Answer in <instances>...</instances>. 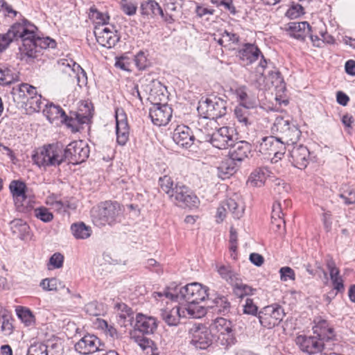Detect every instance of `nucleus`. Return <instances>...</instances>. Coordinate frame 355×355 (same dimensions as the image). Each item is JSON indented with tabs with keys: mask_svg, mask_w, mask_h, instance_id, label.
Instances as JSON below:
<instances>
[{
	"mask_svg": "<svg viewBox=\"0 0 355 355\" xmlns=\"http://www.w3.org/2000/svg\"><path fill=\"white\" fill-rule=\"evenodd\" d=\"M280 279L282 281L286 282L288 280H294L295 277V274L294 270L288 267L284 266L280 268Z\"/></svg>",
	"mask_w": 355,
	"mask_h": 355,
	"instance_id": "nucleus-61",
	"label": "nucleus"
},
{
	"mask_svg": "<svg viewBox=\"0 0 355 355\" xmlns=\"http://www.w3.org/2000/svg\"><path fill=\"white\" fill-rule=\"evenodd\" d=\"M141 87L148 95V98L153 102L149 109V116L154 125H166L172 117V108L167 103H158L164 98V86L150 75L144 76L139 80Z\"/></svg>",
	"mask_w": 355,
	"mask_h": 355,
	"instance_id": "nucleus-2",
	"label": "nucleus"
},
{
	"mask_svg": "<svg viewBox=\"0 0 355 355\" xmlns=\"http://www.w3.org/2000/svg\"><path fill=\"white\" fill-rule=\"evenodd\" d=\"M159 184L161 189L168 195V198H170L175 187H173V182L171 178L168 175L161 177L159 179Z\"/></svg>",
	"mask_w": 355,
	"mask_h": 355,
	"instance_id": "nucleus-52",
	"label": "nucleus"
},
{
	"mask_svg": "<svg viewBox=\"0 0 355 355\" xmlns=\"http://www.w3.org/2000/svg\"><path fill=\"white\" fill-rule=\"evenodd\" d=\"M191 343L196 348L206 349L212 343L213 335L206 326L194 324L189 330Z\"/></svg>",
	"mask_w": 355,
	"mask_h": 355,
	"instance_id": "nucleus-13",
	"label": "nucleus"
},
{
	"mask_svg": "<svg viewBox=\"0 0 355 355\" xmlns=\"http://www.w3.org/2000/svg\"><path fill=\"white\" fill-rule=\"evenodd\" d=\"M35 217L44 223L50 222L53 220V214L46 207H41L34 210Z\"/></svg>",
	"mask_w": 355,
	"mask_h": 355,
	"instance_id": "nucleus-53",
	"label": "nucleus"
},
{
	"mask_svg": "<svg viewBox=\"0 0 355 355\" xmlns=\"http://www.w3.org/2000/svg\"><path fill=\"white\" fill-rule=\"evenodd\" d=\"M140 11L141 15L148 19L153 18L157 15H164L162 8L155 0H148L141 2Z\"/></svg>",
	"mask_w": 355,
	"mask_h": 355,
	"instance_id": "nucleus-28",
	"label": "nucleus"
},
{
	"mask_svg": "<svg viewBox=\"0 0 355 355\" xmlns=\"http://www.w3.org/2000/svg\"><path fill=\"white\" fill-rule=\"evenodd\" d=\"M89 155V149L85 142L74 141L68 144L64 150L58 144L44 146L33 155V159L39 166H58L65 161L73 164L82 163Z\"/></svg>",
	"mask_w": 355,
	"mask_h": 355,
	"instance_id": "nucleus-1",
	"label": "nucleus"
},
{
	"mask_svg": "<svg viewBox=\"0 0 355 355\" xmlns=\"http://www.w3.org/2000/svg\"><path fill=\"white\" fill-rule=\"evenodd\" d=\"M160 315L168 326H175L179 323L180 318L182 317V308L176 306L172 309H162Z\"/></svg>",
	"mask_w": 355,
	"mask_h": 355,
	"instance_id": "nucleus-29",
	"label": "nucleus"
},
{
	"mask_svg": "<svg viewBox=\"0 0 355 355\" xmlns=\"http://www.w3.org/2000/svg\"><path fill=\"white\" fill-rule=\"evenodd\" d=\"M275 135H273L269 137H264L261 138L259 146H257L259 151L264 155H271V150L273 147Z\"/></svg>",
	"mask_w": 355,
	"mask_h": 355,
	"instance_id": "nucleus-44",
	"label": "nucleus"
},
{
	"mask_svg": "<svg viewBox=\"0 0 355 355\" xmlns=\"http://www.w3.org/2000/svg\"><path fill=\"white\" fill-rule=\"evenodd\" d=\"M272 135L278 137L288 146L295 144L301 136L298 127L282 116H277L271 127Z\"/></svg>",
	"mask_w": 355,
	"mask_h": 355,
	"instance_id": "nucleus-6",
	"label": "nucleus"
},
{
	"mask_svg": "<svg viewBox=\"0 0 355 355\" xmlns=\"http://www.w3.org/2000/svg\"><path fill=\"white\" fill-rule=\"evenodd\" d=\"M181 308L183 318H200L206 313L205 309L199 303H187Z\"/></svg>",
	"mask_w": 355,
	"mask_h": 355,
	"instance_id": "nucleus-30",
	"label": "nucleus"
},
{
	"mask_svg": "<svg viewBox=\"0 0 355 355\" xmlns=\"http://www.w3.org/2000/svg\"><path fill=\"white\" fill-rule=\"evenodd\" d=\"M223 203L234 218L239 219L243 216L244 206L241 200L236 201L235 199L229 198Z\"/></svg>",
	"mask_w": 355,
	"mask_h": 355,
	"instance_id": "nucleus-34",
	"label": "nucleus"
},
{
	"mask_svg": "<svg viewBox=\"0 0 355 355\" xmlns=\"http://www.w3.org/2000/svg\"><path fill=\"white\" fill-rule=\"evenodd\" d=\"M134 61L135 65L139 70L145 69L150 64V62L147 59L145 53L142 51L137 53L135 56Z\"/></svg>",
	"mask_w": 355,
	"mask_h": 355,
	"instance_id": "nucleus-57",
	"label": "nucleus"
},
{
	"mask_svg": "<svg viewBox=\"0 0 355 355\" xmlns=\"http://www.w3.org/2000/svg\"><path fill=\"white\" fill-rule=\"evenodd\" d=\"M119 307L122 311V313L119 314V317L125 321L131 322L133 319V312L131 309L125 304H119Z\"/></svg>",
	"mask_w": 355,
	"mask_h": 355,
	"instance_id": "nucleus-62",
	"label": "nucleus"
},
{
	"mask_svg": "<svg viewBox=\"0 0 355 355\" xmlns=\"http://www.w3.org/2000/svg\"><path fill=\"white\" fill-rule=\"evenodd\" d=\"M81 112L83 110H80L79 112L76 113V118L73 119L74 120V122H71L73 126H70L73 131H78V130L76 123L78 124L88 123L92 117V113L89 109H87L85 113Z\"/></svg>",
	"mask_w": 355,
	"mask_h": 355,
	"instance_id": "nucleus-45",
	"label": "nucleus"
},
{
	"mask_svg": "<svg viewBox=\"0 0 355 355\" xmlns=\"http://www.w3.org/2000/svg\"><path fill=\"white\" fill-rule=\"evenodd\" d=\"M130 128L124 114L119 115L116 112V141L121 146H124L129 139Z\"/></svg>",
	"mask_w": 355,
	"mask_h": 355,
	"instance_id": "nucleus-24",
	"label": "nucleus"
},
{
	"mask_svg": "<svg viewBox=\"0 0 355 355\" xmlns=\"http://www.w3.org/2000/svg\"><path fill=\"white\" fill-rule=\"evenodd\" d=\"M304 8L298 4L293 3L286 12V16L290 19H296L303 15Z\"/></svg>",
	"mask_w": 355,
	"mask_h": 355,
	"instance_id": "nucleus-55",
	"label": "nucleus"
},
{
	"mask_svg": "<svg viewBox=\"0 0 355 355\" xmlns=\"http://www.w3.org/2000/svg\"><path fill=\"white\" fill-rule=\"evenodd\" d=\"M340 198L344 200L346 205L355 203V191L352 189H347L339 194Z\"/></svg>",
	"mask_w": 355,
	"mask_h": 355,
	"instance_id": "nucleus-63",
	"label": "nucleus"
},
{
	"mask_svg": "<svg viewBox=\"0 0 355 355\" xmlns=\"http://www.w3.org/2000/svg\"><path fill=\"white\" fill-rule=\"evenodd\" d=\"M27 355H48L47 346L42 343H34L28 347Z\"/></svg>",
	"mask_w": 355,
	"mask_h": 355,
	"instance_id": "nucleus-54",
	"label": "nucleus"
},
{
	"mask_svg": "<svg viewBox=\"0 0 355 355\" xmlns=\"http://www.w3.org/2000/svg\"><path fill=\"white\" fill-rule=\"evenodd\" d=\"M205 130L204 136L199 137V141H208L214 147L218 149H225L232 146L234 139V130L233 128L223 126L213 133L209 132L210 127L202 126Z\"/></svg>",
	"mask_w": 355,
	"mask_h": 355,
	"instance_id": "nucleus-7",
	"label": "nucleus"
},
{
	"mask_svg": "<svg viewBox=\"0 0 355 355\" xmlns=\"http://www.w3.org/2000/svg\"><path fill=\"white\" fill-rule=\"evenodd\" d=\"M326 266L329 271L330 279L332 282L334 288L338 292L344 291V284L342 277L340 276L339 269L336 267L335 261L330 257L326 259Z\"/></svg>",
	"mask_w": 355,
	"mask_h": 355,
	"instance_id": "nucleus-27",
	"label": "nucleus"
},
{
	"mask_svg": "<svg viewBox=\"0 0 355 355\" xmlns=\"http://www.w3.org/2000/svg\"><path fill=\"white\" fill-rule=\"evenodd\" d=\"M120 8L128 16H133L137 10V3L133 0H121Z\"/></svg>",
	"mask_w": 355,
	"mask_h": 355,
	"instance_id": "nucleus-48",
	"label": "nucleus"
},
{
	"mask_svg": "<svg viewBox=\"0 0 355 355\" xmlns=\"http://www.w3.org/2000/svg\"><path fill=\"white\" fill-rule=\"evenodd\" d=\"M198 112L204 115L200 124L202 126L210 127L211 130L216 125V120L226 114L227 102L217 96L207 98L199 102Z\"/></svg>",
	"mask_w": 355,
	"mask_h": 355,
	"instance_id": "nucleus-4",
	"label": "nucleus"
},
{
	"mask_svg": "<svg viewBox=\"0 0 355 355\" xmlns=\"http://www.w3.org/2000/svg\"><path fill=\"white\" fill-rule=\"evenodd\" d=\"M122 207L116 201H105L92 211V220L98 227L114 225L121 221Z\"/></svg>",
	"mask_w": 355,
	"mask_h": 355,
	"instance_id": "nucleus-5",
	"label": "nucleus"
},
{
	"mask_svg": "<svg viewBox=\"0 0 355 355\" xmlns=\"http://www.w3.org/2000/svg\"><path fill=\"white\" fill-rule=\"evenodd\" d=\"M40 286L46 291H57L65 288V285L56 278L44 279L40 282Z\"/></svg>",
	"mask_w": 355,
	"mask_h": 355,
	"instance_id": "nucleus-39",
	"label": "nucleus"
},
{
	"mask_svg": "<svg viewBox=\"0 0 355 355\" xmlns=\"http://www.w3.org/2000/svg\"><path fill=\"white\" fill-rule=\"evenodd\" d=\"M24 30L23 20L11 26L6 33L0 34V53L6 51L12 42L19 39L22 42Z\"/></svg>",
	"mask_w": 355,
	"mask_h": 355,
	"instance_id": "nucleus-14",
	"label": "nucleus"
},
{
	"mask_svg": "<svg viewBox=\"0 0 355 355\" xmlns=\"http://www.w3.org/2000/svg\"><path fill=\"white\" fill-rule=\"evenodd\" d=\"M232 286L234 287V294L241 298H243L244 296L252 295L253 291H255V289H253L248 285L243 284L240 277L232 284Z\"/></svg>",
	"mask_w": 355,
	"mask_h": 355,
	"instance_id": "nucleus-42",
	"label": "nucleus"
},
{
	"mask_svg": "<svg viewBox=\"0 0 355 355\" xmlns=\"http://www.w3.org/2000/svg\"><path fill=\"white\" fill-rule=\"evenodd\" d=\"M48 110L47 112L51 113V115H55V118L60 116L67 126H73L71 122H74V120L71 117H68L60 106L51 103L49 105Z\"/></svg>",
	"mask_w": 355,
	"mask_h": 355,
	"instance_id": "nucleus-41",
	"label": "nucleus"
},
{
	"mask_svg": "<svg viewBox=\"0 0 355 355\" xmlns=\"http://www.w3.org/2000/svg\"><path fill=\"white\" fill-rule=\"evenodd\" d=\"M16 311L18 318L25 324L26 326H31L34 323V315L29 309L21 307L17 309Z\"/></svg>",
	"mask_w": 355,
	"mask_h": 355,
	"instance_id": "nucleus-47",
	"label": "nucleus"
},
{
	"mask_svg": "<svg viewBox=\"0 0 355 355\" xmlns=\"http://www.w3.org/2000/svg\"><path fill=\"white\" fill-rule=\"evenodd\" d=\"M296 345L300 350L309 354H314L327 349H331L329 344L320 340L315 335H299L295 338Z\"/></svg>",
	"mask_w": 355,
	"mask_h": 355,
	"instance_id": "nucleus-12",
	"label": "nucleus"
},
{
	"mask_svg": "<svg viewBox=\"0 0 355 355\" xmlns=\"http://www.w3.org/2000/svg\"><path fill=\"white\" fill-rule=\"evenodd\" d=\"M239 106L254 108L258 104L257 97L245 85L238 86L234 92Z\"/></svg>",
	"mask_w": 355,
	"mask_h": 355,
	"instance_id": "nucleus-21",
	"label": "nucleus"
},
{
	"mask_svg": "<svg viewBox=\"0 0 355 355\" xmlns=\"http://www.w3.org/2000/svg\"><path fill=\"white\" fill-rule=\"evenodd\" d=\"M157 328L155 318L138 313L136 316L135 331L150 334H153Z\"/></svg>",
	"mask_w": 355,
	"mask_h": 355,
	"instance_id": "nucleus-23",
	"label": "nucleus"
},
{
	"mask_svg": "<svg viewBox=\"0 0 355 355\" xmlns=\"http://www.w3.org/2000/svg\"><path fill=\"white\" fill-rule=\"evenodd\" d=\"M94 33L98 43L108 49L114 46L120 39L116 32L112 31L109 28L96 26Z\"/></svg>",
	"mask_w": 355,
	"mask_h": 355,
	"instance_id": "nucleus-17",
	"label": "nucleus"
},
{
	"mask_svg": "<svg viewBox=\"0 0 355 355\" xmlns=\"http://www.w3.org/2000/svg\"><path fill=\"white\" fill-rule=\"evenodd\" d=\"M212 308L215 312L225 315L230 312L231 305L227 299L223 296L214 300V305L212 306Z\"/></svg>",
	"mask_w": 355,
	"mask_h": 355,
	"instance_id": "nucleus-43",
	"label": "nucleus"
},
{
	"mask_svg": "<svg viewBox=\"0 0 355 355\" xmlns=\"http://www.w3.org/2000/svg\"><path fill=\"white\" fill-rule=\"evenodd\" d=\"M153 295L155 298L157 297H162L165 296L167 298L171 299V300L178 302V285L173 286V284L171 285L163 291L160 292H155Z\"/></svg>",
	"mask_w": 355,
	"mask_h": 355,
	"instance_id": "nucleus-49",
	"label": "nucleus"
},
{
	"mask_svg": "<svg viewBox=\"0 0 355 355\" xmlns=\"http://www.w3.org/2000/svg\"><path fill=\"white\" fill-rule=\"evenodd\" d=\"M17 80V73L10 68L0 67V85H10Z\"/></svg>",
	"mask_w": 355,
	"mask_h": 355,
	"instance_id": "nucleus-40",
	"label": "nucleus"
},
{
	"mask_svg": "<svg viewBox=\"0 0 355 355\" xmlns=\"http://www.w3.org/2000/svg\"><path fill=\"white\" fill-rule=\"evenodd\" d=\"M62 65L67 67L69 69H71L73 71H80V74L78 73V81L80 82V79L83 78V81L87 80V75L86 72L81 68V67L79 64H77L76 62H73V67L71 68L70 64L68 62L67 60H62L61 62Z\"/></svg>",
	"mask_w": 355,
	"mask_h": 355,
	"instance_id": "nucleus-60",
	"label": "nucleus"
},
{
	"mask_svg": "<svg viewBox=\"0 0 355 355\" xmlns=\"http://www.w3.org/2000/svg\"><path fill=\"white\" fill-rule=\"evenodd\" d=\"M243 312L245 314L257 315H259L258 307L254 304L252 299L247 297L243 305Z\"/></svg>",
	"mask_w": 355,
	"mask_h": 355,
	"instance_id": "nucleus-56",
	"label": "nucleus"
},
{
	"mask_svg": "<svg viewBox=\"0 0 355 355\" xmlns=\"http://www.w3.org/2000/svg\"><path fill=\"white\" fill-rule=\"evenodd\" d=\"M286 143L283 142L282 139H279L275 135L273 147L271 150V155L273 154L275 157L281 159L286 152Z\"/></svg>",
	"mask_w": 355,
	"mask_h": 355,
	"instance_id": "nucleus-50",
	"label": "nucleus"
},
{
	"mask_svg": "<svg viewBox=\"0 0 355 355\" xmlns=\"http://www.w3.org/2000/svg\"><path fill=\"white\" fill-rule=\"evenodd\" d=\"M46 107V104H44L42 100V96L39 94L35 95L33 98H31L28 103L24 105L26 110L31 112H40L43 107Z\"/></svg>",
	"mask_w": 355,
	"mask_h": 355,
	"instance_id": "nucleus-46",
	"label": "nucleus"
},
{
	"mask_svg": "<svg viewBox=\"0 0 355 355\" xmlns=\"http://www.w3.org/2000/svg\"><path fill=\"white\" fill-rule=\"evenodd\" d=\"M315 325L313 327V334L320 340L329 344L335 338L334 330L329 327L327 321L320 317L314 319Z\"/></svg>",
	"mask_w": 355,
	"mask_h": 355,
	"instance_id": "nucleus-18",
	"label": "nucleus"
},
{
	"mask_svg": "<svg viewBox=\"0 0 355 355\" xmlns=\"http://www.w3.org/2000/svg\"><path fill=\"white\" fill-rule=\"evenodd\" d=\"M268 80L270 81V83L275 87H284V80L281 76V73L279 71H272L269 73Z\"/></svg>",
	"mask_w": 355,
	"mask_h": 355,
	"instance_id": "nucleus-59",
	"label": "nucleus"
},
{
	"mask_svg": "<svg viewBox=\"0 0 355 355\" xmlns=\"http://www.w3.org/2000/svg\"><path fill=\"white\" fill-rule=\"evenodd\" d=\"M173 141L183 148L191 147L195 140L191 130L187 125H178L173 134Z\"/></svg>",
	"mask_w": 355,
	"mask_h": 355,
	"instance_id": "nucleus-20",
	"label": "nucleus"
},
{
	"mask_svg": "<svg viewBox=\"0 0 355 355\" xmlns=\"http://www.w3.org/2000/svg\"><path fill=\"white\" fill-rule=\"evenodd\" d=\"M24 28L26 31L22 36V46L19 49L28 58H37L43 49H54L56 46L55 41L50 37H36L37 28L26 19H24Z\"/></svg>",
	"mask_w": 355,
	"mask_h": 355,
	"instance_id": "nucleus-3",
	"label": "nucleus"
},
{
	"mask_svg": "<svg viewBox=\"0 0 355 355\" xmlns=\"http://www.w3.org/2000/svg\"><path fill=\"white\" fill-rule=\"evenodd\" d=\"M10 94L15 103L24 106L31 98H33L38 93L35 87L27 83H22L14 87Z\"/></svg>",
	"mask_w": 355,
	"mask_h": 355,
	"instance_id": "nucleus-15",
	"label": "nucleus"
},
{
	"mask_svg": "<svg viewBox=\"0 0 355 355\" xmlns=\"http://www.w3.org/2000/svg\"><path fill=\"white\" fill-rule=\"evenodd\" d=\"M266 180V170L263 168L255 169L250 175L248 183L255 187H262Z\"/></svg>",
	"mask_w": 355,
	"mask_h": 355,
	"instance_id": "nucleus-36",
	"label": "nucleus"
},
{
	"mask_svg": "<svg viewBox=\"0 0 355 355\" xmlns=\"http://www.w3.org/2000/svg\"><path fill=\"white\" fill-rule=\"evenodd\" d=\"M90 12L92 13V17L97 20L96 23L98 24L103 26L109 23L110 16L107 15V13L99 12L95 8H91Z\"/></svg>",
	"mask_w": 355,
	"mask_h": 355,
	"instance_id": "nucleus-58",
	"label": "nucleus"
},
{
	"mask_svg": "<svg viewBox=\"0 0 355 355\" xmlns=\"http://www.w3.org/2000/svg\"><path fill=\"white\" fill-rule=\"evenodd\" d=\"M230 150V159L233 161L241 162L248 157L251 153V145L245 141H239L233 144Z\"/></svg>",
	"mask_w": 355,
	"mask_h": 355,
	"instance_id": "nucleus-25",
	"label": "nucleus"
},
{
	"mask_svg": "<svg viewBox=\"0 0 355 355\" xmlns=\"http://www.w3.org/2000/svg\"><path fill=\"white\" fill-rule=\"evenodd\" d=\"M100 340L94 335H86L75 345V349L80 354L86 355L95 352H101Z\"/></svg>",
	"mask_w": 355,
	"mask_h": 355,
	"instance_id": "nucleus-19",
	"label": "nucleus"
},
{
	"mask_svg": "<svg viewBox=\"0 0 355 355\" xmlns=\"http://www.w3.org/2000/svg\"><path fill=\"white\" fill-rule=\"evenodd\" d=\"M289 161L296 168L304 169L310 160V152L309 149L303 146L298 145L293 146L289 150Z\"/></svg>",
	"mask_w": 355,
	"mask_h": 355,
	"instance_id": "nucleus-16",
	"label": "nucleus"
},
{
	"mask_svg": "<svg viewBox=\"0 0 355 355\" xmlns=\"http://www.w3.org/2000/svg\"><path fill=\"white\" fill-rule=\"evenodd\" d=\"M9 188L16 203H22L26 198V186L24 182L19 180H12L10 184Z\"/></svg>",
	"mask_w": 355,
	"mask_h": 355,
	"instance_id": "nucleus-31",
	"label": "nucleus"
},
{
	"mask_svg": "<svg viewBox=\"0 0 355 355\" xmlns=\"http://www.w3.org/2000/svg\"><path fill=\"white\" fill-rule=\"evenodd\" d=\"M130 338L141 348L142 350H145L147 348L150 347L153 344V341L150 339L145 337L143 334H137L136 331L131 334Z\"/></svg>",
	"mask_w": 355,
	"mask_h": 355,
	"instance_id": "nucleus-51",
	"label": "nucleus"
},
{
	"mask_svg": "<svg viewBox=\"0 0 355 355\" xmlns=\"http://www.w3.org/2000/svg\"><path fill=\"white\" fill-rule=\"evenodd\" d=\"M285 315L284 309L274 304L263 307L259 311V321L261 325L267 329H272L278 325Z\"/></svg>",
	"mask_w": 355,
	"mask_h": 355,
	"instance_id": "nucleus-11",
	"label": "nucleus"
},
{
	"mask_svg": "<svg viewBox=\"0 0 355 355\" xmlns=\"http://www.w3.org/2000/svg\"><path fill=\"white\" fill-rule=\"evenodd\" d=\"M64 261V257L60 253H54L49 259V264L51 265L53 268H60L62 267Z\"/></svg>",
	"mask_w": 355,
	"mask_h": 355,
	"instance_id": "nucleus-64",
	"label": "nucleus"
},
{
	"mask_svg": "<svg viewBox=\"0 0 355 355\" xmlns=\"http://www.w3.org/2000/svg\"><path fill=\"white\" fill-rule=\"evenodd\" d=\"M250 109V108L239 105L236 106L234 109L235 118L243 127L247 128L251 124Z\"/></svg>",
	"mask_w": 355,
	"mask_h": 355,
	"instance_id": "nucleus-37",
	"label": "nucleus"
},
{
	"mask_svg": "<svg viewBox=\"0 0 355 355\" xmlns=\"http://www.w3.org/2000/svg\"><path fill=\"white\" fill-rule=\"evenodd\" d=\"M233 162V160L230 159L221 162L220 166L217 168L218 175L220 178L225 180L235 173L236 169Z\"/></svg>",
	"mask_w": 355,
	"mask_h": 355,
	"instance_id": "nucleus-38",
	"label": "nucleus"
},
{
	"mask_svg": "<svg viewBox=\"0 0 355 355\" xmlns=\"http://www.w3.org/2000/svg\"><path fill=\"white\" fill-rule=\"evenodd\" d=\"M208 289L199 283H191L184 286H178V302L200 303L208 297Z\"/></svg>",
	"mask_w": 355,
	"mask_h": 355,
	"instance_id": "nucleus-8",
	"label": "nucleus"
},
{
	"mask_svg": "<svg viewBox=\"0 0 355 355\" xmlns=\"http://www.w3.org/2000/svg\"><path fill=\"white\" fill-rule=\"evenodd\" d=\"M171 202L181 207H198L200 201L191 190L182 183H177L169 198Z\"/></svg>",
	"mask_w": 355,
	"mask_h": 355,
	"instance_id": "nucleus-9",
	"label": "nucleus"
},
{
	"mask_svg": "<svg viewBox=\"0 0 355 355\" xmlns=\"http://www.w3.org/2000/svg\"><path fill=\"white\" fill-rule=\"evenodd\" d=\"M285 30L291 37L304 41L311 32V27L307 21H293L286 25Z\"/></svg>",
	"mask_w": 355,
	"mask_h": 355,
	"instance_id": "nucleus-22",
	"label": "nucleus"
},
{
	"mask_svg": "<svg viewBox=\"0 0 355 355\" xmlns=\"http://www.w3.org/2000/svg\"><path fill=\"white\" fill-rule=\"evenodd\" d=\"M12 318L9 312L0 306V327L5 336H10L13 332Z\"/></svg>",
	"mask_w": 355,
	"mask_h": 355,
	"instance_id": "nucleus-32",
	"label": "nucleus"
},
{
	"mask_svg": "<svg viewBox=\"0 0 355 355\" xmlns=\"http://www.w3.org/2000/svg\"><path fill=\"white\" fill-rule=\"evenodd\" d=\"M71 230L74 237L77 239H87L92 234L90 227L85 225L84 223L72 224Z\"/></svg>",
	"mask_w": 355,
	"mask_h": 355,
	"instance_id": "nucleus-35",
	"label": "nucleus"
},
{
	"mask_svg": "<svg viewBox=\"0 0 355 355\" xmlns=\"http://www.w3.org/2000/svg\"><path fill=\"white\" fill-rule=\"evenodd\" d=\"M261 53V51L257 46L246 43L239 51V56L246 64H250L259 58Z\"/></svg>",
	"mask_w": 355,
	"mask_h": 355,
	"instance_id": "nucleus-26",
	"label": "nucleus"
},
{
	"mask_svg": "<svg viewBox=\"0 0 355 355\" xmlns=\"http://www.w3.org/2000/svg\"><path fill=\"white\" fill-rule=\"evenodd\" d=\"M217 272L221 278L232 285L240 277L239 275L235 272L230 266L217 265Z\"/></svg>",
	"mask_w": 355,
	"mask_h": 355,
	"instance_id": "nucleus-33",
	"label": "nucleus"
},
{
	"mask_svg": "<svg viewBox=\"0 0 355 355\" xmlns=\"http://www.w3.org/2000/svg\"><path fill=\"white\" fill-rule=\"evenodd\" d=\"M211 328L216 334L217 340L222 346L227 347L234 343L235 337L230 320L224 318H217L211 324Z\"/></svg>",
	"mask_w": 355,
	"mask_h": 355,
	"instance_id": "nucleus-10",
	"label": "nucleus"
}]
</instances>
